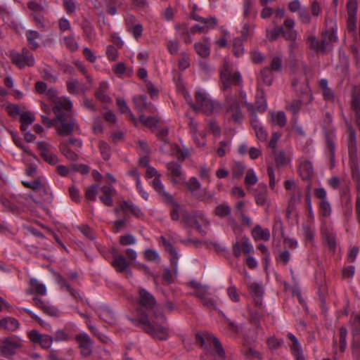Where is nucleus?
Listing matches in <instances>:
<instances>
[{
    "label": "nucleus",
    "instance_id": "1",
    "mask_svg": "<svg viewBox=\"0 0 360 360\" xmlns=\"http://www.w3.org/2000/svg\"><path fill=\"white\" fill-rule=\"evenodd\" d=\"M184 98L195 112L202 111L207 115L219 113L221 110V104L212 99L208 94L202 90H198L195 93V100L198 105L192 101L189 94L184 93Z\"/></svg>",
    "mask_w": 360,
    "mask_h": 360
},
{
    "label": "nucleus",
    "instance_id": "2",
    "mask_svg": "<svg viewBox=\"0 0 360 360\" xmlns=\"http://www.w3.org/2000/svg\"><path fill=\"white\" fill-rule=\"evenodd\" d=\"M241 82L242 77L237 70L236 65L226 59L221 72V82L223 89L226 90L232 85L240 84Z\"/></svg>",
    "mask_w": 360,
    "mask_h": 360
},
{
    "label": "nucleus",
    "instance_id": "3",
    "mask_svg": "<svg viewBox=\"0 0 360 360\" xmlns=\"http://www.w3.org/2000/svg\"><path fill=\"white\" fill-rule=\"evenodd\" d=\"M146 175L148 178H154L150 184L162 200L171 202L174 201L173 195L165 190L161 181V174L154 167H148Z\"/></svg>",
    "mask_w": 360,
    "mask_h": 360
},
{
    "label": "nucleus",
    "instance_id": "4",
    "mask_svg": "<svg viewBox=\"0 0 360 360\" xmlns=\"http://www.w3.org/2000/svg\"><path fill=\"white\" fill-rule=\"evenodd\" d=\"M58 124H55L58 134L62 136L70 135L77 127L76 120L69 115L56 116Z\"/></svg>",
    "mask_w": 360,
    "mask_h": 360
},
{
    "label": "nucleus",
    "instance_id": "5",
    "mask_svg": "<svg viewBox=\"0 0 360 360\" xmlns=\"http://www.w3.org/2000/svg\"><path fill=\"white\" fill-rule=\"evenodd\" d=\"M225 105L226 116L229 117L235 122H240L242 120L243 115L238 105L237 96H226Z\"/></svg>",
    "mask_w": 360,
    "mask_h": 360
},
{
    "label": "nucleus",
    "instance_id": "6",
    "mask_svg": "<svg viewBox=\"0 0 360 360\" xmlns=\"http://www.w3.org/2000/svg\"><path fill=\"white\" fill-rule=\"evenodd\" d=\"M10 57L12 62L20 68L33 66L35 62L33 54L25 49H22L21 53L11 51Z\"/></svg>",
    "mask_w": 360,
    "mask_h": 360
},
{
    "label": "nucleus",
    "instance_id": "7",
    "mask_svg": "<svg viewBox=\"0 0 360 360\" xmlns=\"http://www.w3.org/2000/svg\"><path fill=\"white\" fill-rule=\"evenodd\" d=\"M143 324L144 330L153 337L160 340H166L168 338V327L165 322L159 323L146 321Z\"/></svg>",
    "mask_w": 360,
    "mask_h": 360
},
{
    "label": "nucleus",
    "instance_id": "8",
    "mask_svg": "<svg viewBox=\"0 0 360 360\" xmlns=\"http://www.w3.org/2000/svg\"><path fill=\"white\" fill-rule=\"evenodd\" d=\"M296 91L301 94V100L293 101L291 103L287 105V109L292 113H297L302 105V102H309L312 97L310 92L309 87L307 84H303L302 86H296Z\"/></svg>",
    "mask_w": 360,
    "mask_h": 360
},
{
    "label": "nucleus",
    "instance_id": "9",
    "mask_svg": "<svg viewBox=\"0 0 360 360\" xmlns=\"http://www.w3.org/2000/svg\"><path fill=\"white\" fill-rule=\"evenodd\" d=\"M168 171L167 176L174 185L186 183V176L180 165L175 162H170L166 165Z\"/></svg>",
    "mask_w": 360,
    "mask_h": 360
},
{
    "label": "nucleus",
    "instance_id": "10",
    "mask_svg": "<svg viewBox=\"0 0 360 360\" xmlns=\"http://www.w3.org/2000/svg\"><path fill=\"white\" fill-rule=\"evenodd\" d=\"M197 338L199 341H200L202 345L205 346V348H211L213 347L215 350L216 354L219 358H223L224 356V352L223 348L219 343L218 339L214 337L210 333H205L203 335H198Z\"/></svg>",
    "mask_w": 360,
    "mask_h": 360
},
{
    "label": "nucleus",
    "instance_id": "11",
    "mask_svg": "<svg viewBox=\"0 0 360 360\" xmlns=\"http://www.w3.org/2000/svg\"><path fill=\"white\" fill-rule=\"evenodd\" d=\"M37 145L41 156L46 162L52 165L58 162V158L53 151V148L48 143L39 141Z\"/></svg>",
    "mask_w": 360,
    "mask_h": 360
},
{
    "label": "nucleus",
    "instance_id": "12",
    "mask_svg": "<svg viewBox=\"0 0 360 360\" xmlns=\"http://www.w3.org/2000/svg\"><path fill=\"white\" fill-rule=\"evenodd\" d=\"M348 18L347 22V30L354 32L356 30V15L357 11V0H349L347 4Z\"/></svg>",
    "mask_w": 360,
    "mask_h": 360
},
{
    "label": "nucleus",
    "instance_id": "13",
    "mask_svg": "<svg viewBox=\"0 0 360 360\" xmlns=\"http://www.w3.org/2000/svg\"><path fill=\"white\" fill-rule=\"evenodd\" d=\"M112 266L118 272H125L127 276H131L132 271L129 269V263L122 255H115L112 261Z\"/></svg>",
    "mask_w": 360,
    "mask_h": 360
},
{
    "label": "nucleus",
    "instance_id": "14",
    "mask_svg": "<svg viewBox=\"0 0 360 360\" xmlns=\"http://www.w3.org/2000/svg\"><path fill=\"white\" fill-rule=\"evenodd\" d=\"M337 39L336 32L333 27L328 31L323 32L321 39V43L323 46V53L330 50L333 44L336 42Z\"/></svg>",
    "mask_w": 360,
    "mask_h": 360
},
{
    "label": "nucleus",
    "instance_id": "15",
    "mask_svg": "<svg viewBox=\"0 0 360 360\" xmlns=\"http://www.w3.org/2000/svg\"><path fill=\"white\" fill-rule=\"evenodd\" d=\"M347 134L349 158L352 163L354 165L356 160V141L354 130L351 125H348Z\"/></svg>",
    "mask_w": 360,
    "mask_h": 360
},
{
    "label": "nucleus",
    "instance_id": "16",
    "mask_svg": "<svg viewBox=\"0 0 360 360\" xmlns=\"http://www.w3.org/2000/svg\"><path fill=\"white\" fill-rule=\"evenodd\" d=\"M54 105L53 111L56 116L65 115L61 112L62 110L68 111L72 108V103L71 101L65 97L58 98L53 101Z\"/></svg>",
    "mask_w": 360,
    "mask_h": 360
},
{
    "label": "nucleus",
    "instance_id": "17",
    "mask_svg": "<svg viewBox=\"0 0 360 360\" xmlns=\"http://www.w3.org/2000/svg\"><path fill=\"white\" fill-rule=\"evenodd\" d=\"M186 185L189 191L196 197L206 195V191L201 186L200 181L195 177H191L188 181L184 184Z\"/></svg>",
    "mask_w": 360,
    "mask_h": 360
},
{
    "label": "nucleus",
    "instance_id": "18",
    "mask_svg": "<svg viewBox=\"0 0 360 360\" xmlns=\"http://www.w3.org/2000/svg\"><path fill=\"white\" fill-rule=\"evenodd\" d=\"M81 353L83 356H89L91 353L92 342L86 333H80L76 337Z\"/></svg>",
    "mask_w": 360,
    "mask_h": 360
},
{
    "label": "nucleus",
    "instance_id": "19",
    "mask_svg": "<svg viewBox=\"0 0 360 360\" xmlns=\"http://www.w3.org/2000/svg\"><path fill=\"white\" fill-rule=\"evenodd\" d=\"M295 21L291 18H286L284 21V28L281 31L285 39L295 41L297 39V32L295 30Z\"/></svg>",
    "mask_w": 360,
    "mask_h": 360
},
{
    "label": "nucleus",
    "instance_id": "20",
    "mask_svg": "<svg viewBox=\"0 0 360 360\" xmlns=\"http://www.w3.org/2000/svg\"><path fill=\"white\" fill-rule=\"evenodd\" d=\"M115 212L120 216L135 215L139 217L141 214V210L136 206V204H120Z\"/></svg>",
    "mask_w": 360,
    "mask_h": 360
},
{
    "label": "nucleus",
    "instance_id": "21",
    "mask_svg": "<svg viewBox=\"0 0 360 360\" xmlns=\"http://www.w3.org/2000/svg\"><path fill=\"white\" fill-rule=\"evenodd\" d=\"M139 302L147 308H153L155 305L153 296L144 289L139 290Z\"/></svg>",
    "mask_w": 360,
    "mask_h": 360
},
{
    "label": "nucleus",
    "instance_id": "22",
    "mask_svg": "<svg viewBox=\"0 0 360 360\" xmlns=\"http://www.w3.org/2000/svg\"><path fill=\"white\" fill-rule=\"evenodd\" d=\"M299 172L302 179L308 180L311 178L314 174V169L311 162L308 160H304L301 162Z\"/></svg>",
    "mask_w": 360,
    "mask_h": 360
},
{
    "label": "nucleus",
    "instance_id": "23",
    "mask_svg": "<svg viewBox=\"0 0 360 360\" xmlns=\"http://www.w3.org/2000/svg\"><path fill=\"white\" fill-rule=\"evenodd\" d=\"M191 226H194L198 229L200 230L202 226H205L208 224L207 220L202 214L195 215H189L187 220Z\"/></svg>",
    "mask_w": 360,
    "mask_h": 360
},
{
    "label": "nucleus",
    "instance_id": "24",
    "mask_svg": "<svg viewBox=\"0 0 360 360\" xmlns=\"http://www.w3.org/2000/svg\"><path fill=\"white\" fill-rule=\"evenodd\" d=\"M252 236L255 240L270 239V232L267 229H262L260 226H256L252 231Z\"/></svg>",
    "mask_w": 360,
    "mask_h": 360
},
{
    "label": "nucleus",
    "instance_id": "25",
    "mask_svg": "<svg viewBox=\"0 0 360 360\" xmlns=\"http://www.w3.org/2000/svg\"><path fill=\"white\" fill-rule=\"evenodd\" d=\"M205 41L207 44H204L202 42H196L194 44V48L196 53L202 58H207L210 54V39L206 38Z\"/></svg>",
    "mask_w": 360,
    "mask_h": 360
},
{
    "label": "nucleus",
    "instance_id": "26",
    "mask_svg": "<svg viewBox=\"0 0 360 360\" xmlns=\"http://www.w3.org/2000/svg\"><path fill=\"white\" fill-rule=\"evenodd\" d=\"M117 105L118 106L119 110L122 114H126L128 115L129 118L134 123V124H137V120L131 112L129 109L127 102L120 98H117Z\"/></svg>",
    "mask_w": 360,
    "mask_h": 360
},
{
    "label": "nucleus",
    "instance_id": "27",
    "mask_svg": "<svg viewBox=\"0 0 360 360\" xmlns=\"http://www.w3.org/2000/svg\"><path fill=\"white\" fill-rule=\"evenodd\" d=\"M34 120L35 116L33 112L27 111L22 113L20 117L21 130L22 131H25L28 127L32 124Z\"/></svg>",
    "mask_w": 360,
    "mask_h": 360
},
{
    "label": "nucleus",
    "instance_id": "28",
    "mask_svg": "<svg viewBox=\"0 0 360 360\" xmlns=\"http://www.w3.org/2000/svg\"><path fill=\"white\" fill-rule=\"evenodd\" d=\"M20 347V345L12 342L11 340L6 338L4 340L2 345L1 346V352L5 356L13 354L15 349Z\"/></svg>",
    "mask_w": 360,
    "mask_h": 360
},
{
    "label": "nucleus",
    "instance_id": "29",
    "mask_svg": "<svg viewBox=\"0 0 360 360\" xmlns=\"http://www.w3.org/2000/svg\"><path fill=\"white\" fill-rule=\"evenodd\" d=\"M271 120L273 124H276L281 127H284L287 122L285 115L282 111H271L269 112Z\"/></svg>",
    "mask_w": 360,
    "mask_h": 360
},
{
    "label": "nucleus",
    "instance_id": "30",
    "mask_svg": "<svg viewBox=\"0 0 360 360\" xmlns=\"http://www.w3.org/2000/svg\"><path fill=\"white\" fill-rule=\"evenodd\" d=\"M274 79L273 72L269 67H265L261 70L258 79L267 86L272 84Z\"/></svg>",
    "mask_w": 360,
    "mask_h": 360
},
{
    "label": "nucleus",
    "instance_id": "31",
    "mask_svg": "<svg viewBox=\"0 0 360 360\" xmlns=\"http://www.w3.org/2000/svg\"><path fill=\"white\" fill-rule=\"evenodd\" d=\"M250 293L254 297L255 302L257 304H261V297L263 294V289L262 285L257 283H252L250 285Z\"/></svg>",
    "mask_w": 360,
    "mask_h": 360
},
{
    "label": "nucleus",
    "instance_id": "32",
    "mask_svg": "<svg viewBox=\"0 0 360 360\" xmlns=\"http://www.w3.org/2000/svg\"><path fill=\"white\" fill-rule=\"evenodd\" d=\"M67 86L68 91L72 94H78L80 91H84L83 85L74 79H70L67 82Z\"/></svg>",
    "mask_w": 360,
    "mask_h": 360
},
{
    "label": "nucleus",
    "instance_id": "33",
    "mask_svg": "<svg viewBox=\"0 0 360 360\" xmlns=\"http://www.w3.org/2000/svg\"><path fill=\"white\" fill-rule=\"evenodd\" d=\"M128 30L132 33L133 36L138 39L141 36L143 32L142 25L138 22H132L130 19L127 20Z\"/></svg>",
    "mask_w": 360,
    "mask_h": 360
},
{
    "label": "nucleus",
    "instance_id": "34",
    "mask_svg": "<svg viewBox=\"0 0 360 360\" xmlns=\"http://www.w3.org/2000/svg\"><path fill=\"white\" fill-rule=\"evenodd\" d=\"M191 286L195 290V294L202 300H205L208 294V288L195 281L191 282Z\"/></svg>",
    "mask_w": 360,
    "mask_h": 360
},
{
    "label": "nucleus",
    "instance_id": "35",
    "mask_svg": "<svg viewBox=\"0 0 360 360\" xmlns=\"http://www.w3.org/2000/svg\"><path fill=\"white\" fill-rule=\"evenodd\" d=\"M26 37L32 49H36L39 47V44L37 43V39H40L41 36L37 31H27L26 32Z\"/></svg>",
    "mask_w": 360,
    "mask_h": 360
},
{
    "label": "nucleus",
    "instance_id": "36",
    "mask_svg": "<svg viewBox=\"0 0 360 360\" xmlns=\"http://www.w3.org/2000/svg\"><path fill=\"white\" fill-rule=\"evenodd\" d=\"M108 89V84L107 82H101L98 91L96 92V97L104 103H108L111 101L110 98L105 94V91Z\"/></svg>",
    "mask_w": 360,
    "mask_h": 360
},
{
    "label": "nucleus",
    "instance_id": "37",
    "mask_svg": "<svg viewBox=\"0 0 360 360\" xmlns=\"http://www.w3.org/2000/svg\"><path fill=\"white\" fill-rule=\"evenodd\" d=\"M168 134V129H162L159 132V137L162 139L163 141L165 142V145L162 146V150L163 153L167 154H172V148L173 146L169 144L167 142V139H166V136Z\"/></svg>",
    "mask_w": 360,
    "mask_h": 360
},
{
    "label": "nucleus",
    "instance_id": "38",
    "mask_svg": "<svg viewBox=\"0 0 360 360\" xmlns=\"http://www.w3.org/2000/svg\"><path fill=\"white\" fill-rule=\"evenodd\" d=\"M62 40L63 44L71 51L78 49L79 45L73 35L65 36Z\"/></svg>",
    "mask_w": 360,
    "mask_h": 360
},
{
    "label": "nucleus",
    "instance_id": "39",
    "mask_svg": "<svg viewBox=\"0 0 360 360\" xmlns=\"http://www.w3.org/2000/svg\"><path fill=\"white\" fill-rule=\"evenodd\" d=\"M30 286L32 290L35 292L45 295H46V285L41 283H40L38 280L35 278L30 279Z\"/></svg>",
    "mask_w": 360,
    "mask_h": 360
},
{
    "label": "nucleus",
    "instance_id": "40",
    "mask_svg": "<svg viewBox=\"0 0 360 360\" xmlns=\"http://www.w3.org/2000/svg\"><path fill=\"white\" fill-rule=\"evenodd\" d=\"M101 192L100 200L103 202L112 200V197L115 194V191L110 186L103 187Z\"/></svg>",
    "mask_w": 360,
    "mask_h": 360
},
{
    "label": "nucleus",
    "instance_id": "41",
    "mask_svg": "<svg viewBox=\"0 0 360 360\" xmlns=\"http://www.w3.org/2000/svg\"><path fill=\"white\" fill-rule=\"evenodd\" d=\"M19 327L18 321L11 317L3 319V328L9 331L15 330Z\"/></svg>",
    "mask_w": 360,
    "mask_h": 360
},
{
    "label": "nucleus",
    "instance_id": "42",
    "mask_svg": "<svg viewBox=\"0 0 360 360\" xmlns=\"http://www.w3.org/2000/svg\"><path fill=\"white\" fill-rule=\"evenodd\" d=\"M140 122L142 124L148 128H153L156 126L158 120L156 117H146L143 115H141L139 120H137V122Z\"/></svg>",
    "mask_w": 360,
    "mask_h": 360
},
{
    "label": "nucleus",
    "instance_id": "43",
    "mask_svg": "<svg viewBox=\"0 0 360 360\" xmlns=\"http://www.w3.org/2000/svg\"><path fill=\"white\" fill-rule=\"evenodd\" d=\"M22 184L25 186L32 188L33 190H46V184L39 179L30 182L23 181Z\"/></svg>",
    "mask_w": 360,
    "mask_h": 360
},
{
    "label": "nucleus",
    "instance_id": "44",
    "mask_svg": "<svg viewBox=\"0 0 360 360\" xmlns=\"http://www.w3.org/2000/svg\"><path fill=\"white\" fill-rule=\"evenodd\" d=\"M133 102L134 103V107L139 111H143L145 108L148 107V103L146 102V98L143 96H135L133 98Z\"/></svg>",
    "mask_w": 360,
    "mask_h": 360
},
{
    "label": "nucleus",
    "instance_id": "45",
    "mask_svg": "<svg viewBox=\"0 0 360 360\" xmlns=\"http://www.w3.org/2000/svg\"><path fill=\"white\" fill-rule=\"evenodd\" d=\"M98 193V186L96 184L88 186L85 191V196L88 200H96V195Z\"/></svg>",
    "mask_w": 360,
    "mask_h": 360
},
{
    "label": "nucleus",
    "instance_id": "46",
    "mask_svg": "<svg viewBox=\"0 0 360 360\" xmlns=\"http://www.w3.org/2000/svg\"><path fill=\"white\" fill-rule=\"evenodd\" d=\"M308 44L311 49L316 52H322L323 53V46L321 45V41L316 39V37L314 35L309 36L307 39Z\"/></svg>",
    "mask_w": 360,
    "mask_h": 360
},
{
    "label": "nucleus",
    "instance_id": "47",
    "mask_svg": "<svg viewBox=\"0 0 360 360\" xmlns=\"http://www.w3.org/2000/svg\"><path fill=\"white\" fill-rule=\"evenodd\" d=\"M255 112H264L267 108L266 99L264 97L263 92H261L260 96H257V101L255 103Z\"/></svg>",
    "mask_w": 360,
    "mask_h": 360
},
{
    "label": "nucleus",
    "instance_id": "48",
    "mask_svg": "<svg viewBox=\"0 0 360 360\" xmlns=\"http://www.w3.org/2000/svg\"><path fill=\"white\" fill-rule=\"evenodd\" d=\"M243 16L245 18L252 15L256 17V12L253 11V2L252 0H245L243 3Z\"/></svg>",
    "mask_w": 360,
    "mask_h": 360
},
{
    "label": "nucleus",
    "instance_id": "49",
    "mask_svg": "<svg viewBox=\"0 0 360 360\" xmlns=\"http://www.w3.org/2000/svg\"><path fill=\"white\" fill-rule=\"evenodd\" d=\"M63 154L70 160L75 161L77 159V155L68 148L66 143H63L60 148Z\"/></svg>",
    "mask_w": 360,
    "mask_h": 360
},
{
    "label": "nucleus",
    "instance_id": "50",
    "mask_svg": "<svg viewBox=\"0 0 360 360\" xmlns=\"http://www.w3.org/2000/svg\"><path fill=\"white\" fill-rule=\"evenodd\" d=\"M274 155L278 166L285 165L290 162L289 157L283 151H279L278 153H275Z\"/></svg>",
    "mask_w": 360,
    "mask_h": 360
},
{
    "label": "nucleus",
    "instance_id": "51",
    "mask_svg": "<svg viewBox=\"0 0 360 360\" xmlns=\"http://www.w3.org/2000/svg\"><path fill=\"white\" fill-rule=\"evenodd\" d=\"M247 110L250 113L251 119L250 122L252 126V127L255 129V125L261 126L260 123L259 122V120L257 119V117L256 116V112L255 109L254 108V105L252 103H245Z\"/></svg>",
    "mask_w": 360,
    "mask_h": 360
},
{
    "label": "nucleus",
    "instance_id": "52",
    "mask_svg": "<svg viewBox=\"0 0 360 360\" xmlns=\"http://www.w3.org/2000/svg\"><path fill=\"white\" fill-rule=\"evenodd\" d=\"M201 22L203 24V27H205V32H207L208 30L213 29L217 26V20L215 17L203 18Z\"/></svg>",
    "mask_w": 360,
    "mask_h": 360
},
{
    "label": "nucleus",
    "instance_id": "53",
    "mask_svg": "<svg viewBox=\"0 0 360 360\" xmlns=\"http://www.w3.org/2000/svg\"><path fill=\"white\" fill-rule=\"evenodd\" d=\"M269 69L272 72H280L282 69V60L278 56L273 57Z\"/></svg>",
    "mask_w": 360,
    "mask_h": 360
},
{
    "label": "nucleus",
    "instance_id": "54",
    "mask_svg": "<svg viewBox=\"0 0 360 360\" xmlns=\"http://www.w3.org/2000/svg\"><path fill=\"white\" fill-rule=\"evenodd\" d=\"M172 218L173 220H179L182 219L187 221L188 214L176 207L172 212Z\"/></svg>",
    "mask_w": 360,
    "mask_h": 360
},
{
    "label": "nucleus",
    "instance_id": "55",
    "mask_svg": "<svg viewBox=\"0 0 360 360\" xmlns=\"http://www.w3.org/2000/svg\"><path fill=\"white\" fill-rule=\"evenodd\" d=\"M28 7L30 10L33 11L34 12L39 13L42 11L46 7V2L44 1L40 2L32 1L29 2Z\"/></svg>",
    "mask_w": 360,
    "mask_h": 360
},
{
    "label": "nucleus",
    "instance_id": "56",
    "mask_svg": "<svg viewBox=\"0 0 360 360\" xmlns=\"http://www.w3.org/2000/svg\"><path fill=\"white\" fill-rule=\"evenodd\" d=\"M162 240L164 242V245L165 248V250L169 252L171 254L172 257L170 258V260L172 263L174 264H176L177 263V254L175 250V249L173 248V246L169 243L165 241L164 238H162Z\"/></svg>",
    "mask_w": 360,
    "mask_h": 360
},
{
    "label": "nucleus",
    "instance_id": "57",
    "mask_svg": "<svg viewBox=\"0 0 360 360\" xmlns=\"http://www.w3.org/2000/svg\"><path fill=\"white\" fill-rule=\"evenodd\" d=\"M257 182V177L253 169H248L245 178V183L247 186L255 185Z\"/></svg>",
    "mask_w": 360,
    "mask_h": 360
},
{
    "label": "nucleus",
    "instance_id": "58",
    "mask_svg": "<svg viewBox=\"0 0 360 360\" xmlns=\"http://www.w3.org/2000/svg\"><path fill=\"white\" fill-rule=\"evenodd\" d=\"M82 29L84 33V35L86 37L87 39L89 41H92L95 37L96 34L94 32V30L89 24L86 23L83 25Z\"/></svg>",
    "mask_w": 360,
    "mask_h": 360
},
{
    "label": "nucleus",
    "instance_id": "59",
    "mask_svg": "<svg viewBox=\"0 0 360 360\" xmlns=\"http://www.w3.org/2000/svg\"><path fill=\"white\" fill-rule=\"evenodd\" d=\"M291 347L292 353L297 360H304V357L302 352V347L300 346L299 341L292 343Z\"/></svg>",
    "mask_w": 360,
    "mask_h": 360
},
{
    "label": "nucleus",
    "instance_id": "60",
    "mask_svg": "<svg viewBox=\"0 0 360 360\" xmlns=\"http://www.w3.org/2000/svg\"><path fill=\"white\" fill-rule=\"evenodd\" d=\"M28 337L33 343H38L41 346L44 335H41L36 330H32L28 333Z\"/></svg>",
    "mask_w": 360,
    "mask_h": 360
},
{
    "label": "nucleus",
    "instance_id": "61",
    "mask_svg": "<svg viewBox=\"0 0 360 360\" xmlns=\"http://www.w3.org/2000/svg\"><path fill=\"white\" fill-rule=\"evenodd\" d=\"M242 252L249 254L253 250V246L250 244L249 239L246 236L240 238Z\"/></svg>",
    "mask_w": 360,
    "mask_h": 360
},
{
    "label": "nucleus",
    "instance_id": "62",
    "mask_svg": "<svg viewBox=\"0 0 360 360\" xmlns=\"http://www.w3.org/2000/svg\"><path fill=\"white\" fill-rule=\"evenodd\" d=\"M250 58L252 61L255 64H260L264 60V56L258 50L251 51Z\"/></svg>",
    "mask_w": 360,
    "mask_h": 360
},
{
    "label": "nucleus",
    "instance_id": "63",
    "mask_svg": "<svg viewBox=\"0 0 360 360\" xmlns=\"http://www.w3.org/2000/svg\"><path fill=\"white\" fill-rule=\"evenodd\" d=\"M120 243L122 245H134L136 243V239L134 236L127 234L120 236Z\"/></svg>",
    "mask_w": 360,
    "mask_h": 360
},
{
    "label": "nucleus",
    "instance_id": "64",
    "mask_svg": "<svg viewBox=\"0 0 360 360\" xmlns=\"http://www.w3.org/2000/svg\"><path fill=\"white\" fill-rule=\"evenodd\" d=\"M233 53L236 57L241 56L244 53L243 44L238 39H236L233 41Z\"/></svg>",
    "mask_w": 360,
    "mask_h": 360
}]
</instances>
